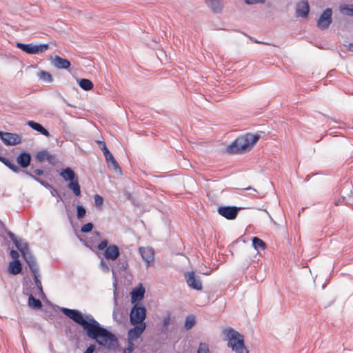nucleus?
I'll use <instances>...</instances> for the list:
<instances>
[{
    "label": "nucleus",
    "mask_w": 353,
    "mask_h": 353,
    "mask_svg": "<svg viewBox=\"0 0 353 353\" xmlns=\"http://www.w3.org/2000/svg\"><path fill=\"white\" fill-rule=\"evenodd\" d=\"M59 310L75 323L80 325L87 336L99 346L108 350H114L119 346L117 336L101 325L91 314L82 313L77 309L59 307Z\"/></svg>",
    "instance_id": "f257e3e1"
},
{
    "label": "nucleus",
    "mask_w": 353,
    "mask_h": 353,
    "mask_svg": "<svg viewBox=\"0 0 353 353\" xmlns=\"http://www.w3.org/2000/svg\"><path fill=\"white\" fill-rule=\"evenodd\" d=\"M260 139L258 134L246 133L239 136L226 148L228 154H240L250 151Z\"/></svg>",
    "instance_id": "f03ea898"
},
{
    "label": "nucleus",
    "mask_w": 353,
    "mask_h": 353,
    "mask_svg": "<svg viewBox=\"0 0 353 353\" xmlns=\"http://www.w3.org/2000/svg\"><path fill=\"white\" fill-rule=\"evenodd\" d=\"M224 334L228 339V346L236 353H249L244 344L243 336L232 327L224 330Z\"/></svg>",
    "instance_id": "7ed1b4c3"
},
{
    "label": "nucleus",
    "mask_w": 353,
    "mask_h": 353,
    "mask_svg": "<svg viewBox=\"0 0 353 353\" xmlns=\"http://www.w3.org/2000/svg\"><path fill=\"white\" fill-rule=\"evenodd\" d=\"M60 176L65 181H69L68 188L71 190L76 196L81 195V187L79 183V178L75 172L70 167L63 168L60 172Z\"/></svg>",
    "instance_id": "20e7f679"
},
{
    "label": "nucleus",
    "mask_w": 353,
    "mask_h": 353,
    "mask_svg": "<svg viewBox=\"0 0 353 353\" xmlns=\"http://www.w3.org/2000/svg\"><path fill=\"white\" fill-rule=\"evenodd\" d=\"M7 234L12 241L16 248L21 252L22 256L23 257L27 265L30 264L29 262L36 261L34 256L29 251L27 243L22 242L21 240L17 239L14 234L12 233L11 231H8Z\"/></svg>",
    "instance_id": "39448f33"
},
{
    "label": "nucleus",
    "mask_w": 353,
    "mask_h": 353,
    "mask_svg": "<svg viewBox=\"0 0 353 353\" xmlns=\"http://www.w3.org/2000/svg\"><path fill=\"white\" fill-rule=\"evenodd\" d=\"M146 316L147 310L145 306L139 303L133 304L129 315L130 324L145 323Z\"/></svg>",
    "instance_id": "423d86ee"
},
{
    "label": "nucleus",
    "mask_w": 353,
    "mask_h": 353,
    "mask_svg": "<svg viewBox=\"0 0 353 353\" xmlns=\"http://www.w3.org/2000/svg\"><path fill=\"white\" fill-rule=\"evenodd\" d=\"M16 46L23 52L28 54H39L45 52L49 48L48 43H41V44H33L30 43H23L20 42L16 43Z\"/></svg>",
    "instance_id": "0eeeda50"
},
{
    "label": "nucleus",
    "mask_w": 353,
    "mask_h": 353,
    "mask_svg": "<svg viewBox=\"0 0 353 353\" xmlns=\"http://www.w3.org/2000/svg\"><path fill=\"white\" fill-rule=\"evenodd\" d=\"M29 265H28L30 271L31 272L32 276L33 277L34 281L37 286V288L39 291V294L42 297L45 296V294L43 290L41 281L39 279V268L37 261L35 262H29Z\"/></svg>",
    "instance_id": "6e6552de"
},
{
    "label": "nucleus",
    "mask_w": 353,
    "mask_h": 353,
    "mask_svg": "<svg viewBox=\"0 0 353 353\" xmlns=\"http://www.w3.org/2000/svg\"><path fill=\"white\" fill-rule=\"evenodd\" d=\"M244 209L242 207L236 206H220L218 208V213L228 220H234L238 215L239 212Z\"/></svg>",
    "instance_id": "1a4fd4ad"
},
{
    "label": "nucleus",
    "mask_w": 353,
    "mask_h": 353,
    "mask_svg": "<svg viewBox=\"0 0 353 353\" xmlns=\"http://www.w3.org/2000/svg\"><path fill=\"white\" fill-rule=\"evenodd\" d=\"M332 10L331 8L325 9L317 21V27L321 30L328 29L332 21Z\"/></svg>",
    "instance_id": "9d476101"
},
{
    "label": "nucleus",
    "mask_w": 353,
    "mask_h": 353,
    "mask_svg": "<svg viewBox=\"0 0 353 353\" xmlns=\"http://www.w3.org/2000/svg\"><path fill=\"white\" fill-rule=\"evenodd\" d=\"M187 284L191 288L196 290H201L203 288L200 276L196 275L194 272L190 271L185 274Z\"/></svg>",
    "instance_id": "9b49d317"
},
{
    "label": "nucleus",
    "mask_w": 353,
    "mask_h": 353,
    "mask_svg": "<svg viewBox=\"0 0 353 353\" xmlns=\"http://www.w3.org/2000/svg\"><path fill=\"white\" fill-rule=\"evenodd\" d=\"M139 254L145 263L147 268L152 266L154 261V251L152 248L140 247L139 248Z\"/></svg>",
    "instance_id": "f8f14e48"
},
{
    "label": "nucleus",
    "mask_w": 353,
    "mask_h": 353,
    "mask_svg": "<svg viewBox=\"0 0 353 353\" xmlns=\"http://www.w3.org/2000/svg\"><path fill=\"white\" fill-rule=\"evenodd\" d=\"M0 139L5 145L8 146L15 145L21 143V137L14 133L0 131Z\"/></svg>",
    "instance_id": "ddd939ff"
},
{
    "label": "nucleus",
    "mask_w": 353,
    "mask_h": 353,
    "mask_svg": "<svg viewBox=\"0 0 353 353\" xmlns=\"http://www.w3.org/2000/svg\"><path fill=\"white\" fill-rule=\"evenodd\" d=\"M134 327L129 330L128 339L130 341H135L141 336L146 328V323L132 324Z\"/></svg>",
    "instance_id": "4468645a"
},
{
    "label": "nucleus",
    "mask_w": 353,
    "mask_h": 353,
    "mask_svg": "<svg viewBox=\"0 0 353 353\" xmlns=\"http://www.w3.org/2000/svg\"><path fill=\"white\" fill-rule=\"evenodd\" d=\"M103 255L108 261H115L120 256V249L117 245H110L105 250Z\"/></svg>",
    "instance_id": "2eb2a0df"
},
{
    "label": "nucleus",
    "mask_w": 353,
    "mask_h": 353,
    "mask_svg": "<svg viewBox=\"0 0 353 353\" xmlns=\"http://www.w3.org/2000/svg\"><path fill=\"white\" fill-rule=\"evenodd\" d=\"M51 64L57 69H68L70 65V61L67 59L62 58L59 55H55L50 58Z\"/></svg>",
    "instance_id": "dca6fc26"
},
{
    "label": "nucleus",
    "mask_w": 353,
    "mask_h": 353,
    "mask_svg": "<svg viewBox=\"0 0 353 353\" xmlns=\"http://www.w3.org/2000/svg\"><path fill=\"white\" fill-rule=\"evenodd\" d=\"M32 156L27 151H22L17 157V162L22 168H28L31 163Z\"/></svg>",
    "instance_id": "f3484780"
},
{
    "label": "nucleus",
    "mask_w": 353,
    "mask_h": 353,
    "mask_svg": "<svg viewBox=\"0 0 353 353\" xmlns=\"http://www.w3.org/2000/svg\"><path fill=\"white\" fill-rule=\"evenodd\" d=\"M145 290V288L140 285L139 287L134 288L131 293V303L135 304L139 303L144 298Z\"/></svg>",
    "instance_id": "a211bd4d"
},
{
    "label": "nucleus",
    "mask_w": 353,
    "mask_h": 353,
    "mask_svg": "<svg viewBox=\"0 0 353 353\" xmlns=\"http://www.w3.org/2000/svg\"><path fill=\"white\" fill-rule=\"evenodd\" d=\"M341 193L343 194H346V199L345 201L346 205H353V196H352L353 193V186L352 183L346 182L344 183L343 187L341 190Z\"/></svg>",
    "instance_id": "6ab92c4d"
},
{
    "label": "nucleus",
    "mask_w": 353,
    "mask_h": 353,
    "mask_svg": "<svg viewBox=\"0 0 353 353\" xmlns=\"http://www.w3.org/2000/svg\"><path fill=\"white\" fill-rule=\"evenodd\" d=\"M310 7L307 1H303L298 3L296 10L297 17L305 18L308 16Z\"/></svg>",
    "instance_id": "aec40b11"
},
{
    "label": "nucleus",
    "mask_w": 353,
    "mask_h": 353,
    "mask_svg": "<svg viewBox=\"0 0 353 353\" xmlns=\"http://www.w3.org/2000/svg\"><path fill=\"white\" fill-rule=\"evenodd\" d=\"M128 263L125 257H121L119 259L118 263L117 264H114L112 266V274L114 275L116 272H121L125 271L128 268Z\"/></svg>",
    "instance_id": "412c9836"
},
{
    "label": "nucleus",
    "mask_w": 353,
    "mask_h": 353,
    "mask_svg": "<svg viewBox=\"0 0 353 353\" xmlns=\"http://www.w3.org/2000/svg\"><path fill=\"white\" fill-rule=\"evenodd\" d=\"M27 125L32 130L37 131V132L46 137H49L50 136L49 132L39 123L35 122L34 121H28L27 122Z\"/></svg>",
    "instance_id": "4be33fe9"
},
{
    "label": "nucleus",
    "mask_w": 353,
    "mask_h": 353,
    "mask_svg": "<svg viewBox=\"0 0 353 353\" xmlns=\"http://www.w3.org/2000/svg\"><path fill=\"white\" fill-rule=\"evenodd\" d=\"M8 270L10 274L17 275L22 270V265L19 260L12 261L9 263Z\"/></svg>",
    "instance_id": "5701e85b"
},
{
    "label": "nucleus",
    "mask_w": 353,
    "mask_h": 353,
    "mask_svg": "<svg viewBox=\"0 0 353 353\" xmlns=\"http://www.w3.org/2000/svg\"><path fill=\"white\" fill-rule=\"evenodd\" d=\"M23 172L26 174L27 176H28L29 177H30L31 179H32L33 180L36 181L37 182H38L39 184H41L42 186H43L44 188H46V189H48L50 192L52 191L53 189H54V188L50 185L49 183H48L47 181L34 176L32 173H30L27 170H23Z\"/></svg>",
    "instance_id": "b1692460"
},
{
    "label": "nucleus",
    "mask_w": 353,
    "mask_h": 353,
    "mask_svg": "<svg viewBox=\"0 0 353 353\" xmlns=\"http://www.w3.org/2000/svg\"><path fill=\"white\" fill-rule=\"evenodd\" d=\"M0 161L15 173H19L21 171L20 168L17 165L5 157L0 155Z\"/></svg>",
    "instance_id": "393cba45"
},
{
    "label": "nucleus",
    "mask_w": 353,
    "mask_h": 353,
    "mask_svg": "<svg viewBox=\"0 0 353 353\" xmlns=\"http://www.w3.org/2000/svg\"><path fill=\"white\" fill-rule=\"evenodd\" d=\"M28 305L35 310H39L42 307L43 305L39 299H36L32 294L28 296Z\"/></svg>",
    "instance_id": "a878e982"
},
{
    "label": "nucleus",
    "mask_w": 353,
    "mask_h": 353,
    "mask_svg": "<svg viewBox=\"0 0 353 353\" xmlns=\"http://www.w3.org/2000/svg\"><path fill=\"white\" fill-rule=\"evenodd\" d=\"M205 2L214 12L218 13L222 9L221 0H205Z\"/></svg>",
    "instance_id": "bb28decb"
},
{
    "label": "nucleus",
    "mask_w": 353,
    "mask_h": 353,
    "mask_svg": "<svg viewBox=\"0 0 353 353\" xmlns=\"http://www.w3.org/2000/svg\"><path fill=\"white\" fill-rule=\"evenodd\" d=\"M79 85L84 90L89 91L93 88V83L88 79H81Z\"/></svg>",
    "instance_id": "cd10ccee"
},
{
    "label": "nucleus",
    "mask_w": 353,
    "mask_h": 353,
    "mask_svg": "<svg viewBox=\"0 0 353 353\" xmlns=\"http://www.w3.org/2000/svg\"><path fill=\"white\" fill-rule=\"evenodd\" d=\"M196 324L195 316L193 314H189L185 317L184 328L186 330L191 329Z\"/></svg>",
    "instance_id": "c85d7f7f"
},
{
    "label": "nucleus",
    "mask_w": 353,
    "mask_h": 353,
    "mask_svg": "<svg viewBox=\"0 0 353 353\" xmlns=\"http://www.w3.org/2000/svg\"><path fill=\"white\" fill-rule=\"evenodd\" d=\"M39 78L46 83H51L53 81L52 74L46 71L42 70L38 73Z\"/></svg>",
    "instance_id": "c756f323"
},
{
    "label": "nucleus",
    "mask_w": 353,
    "mask_h": 353,
    "mask_svg": "<svg viewBox=\"0 0 353 353\" xmlns=\"http://www.w3.org/2000/svg\"><path fill=\"white\" fill-rule=\"evenodd\" d=\"M252 246L256 250L259 248L265 249V243L257 236H254L252 239Z\"/></svg>",
    "instance_id": "7c9ffc66"
},
{
    "label": "nucleus",
    "mask_w": 353,
    "mask_h": 353,
    "mask_svg": "<svg viewBox=\"0 0 353 353\" xmlns=\"http://www.w3.org/2000/svg\"><path fill=\"white\" fill-rule=\"evenodd\" d=\"M340 12L343 15L353 17V4L341 6Z\"/></svg>",
    "instance_id": "2f4dec72"
},
{
    "label": "nucleus",
    "mask_w": 353,
    "mask_h": 353,
    "mask_svg": "<svg viewBox=\"0 0 353 353\" xmlns=\"http://www.w3.org/2000/svg\"><path fill=\"white\" fill-rule=\"evenodd\" d=\"M48 153L46 150L39 151L36 154L35 159L38 162H42L47 159Z\"/></svg>",
    "instance_id": "473e14b6"
},
{
    "label": "nucleus",
    "mask_w": 353,
    "mask_h": 353,
    "mask_svg": "<svg viewBox=\"0 0 353 353\" xmlns=\"http://www.w3.org/2000/svg\"><path fill=\"white\" fill-rule=\"evenodd\" d=\"M77 217L78 219H83L86 214L85 208L81 205H77Z\"/></svg>",
    "instance_id": "72a5a7b5"
},
{
    "label": "nucleus",
    "mask_w": 353,
    "mask_h": 353,
    "mask_svg": "<svg viewBox=\"0 0 353 353\" xmlns=\"http://www.w3.org/2000/svg\"><path fill=\"white\" fill-rule=\"evenodd\" d=\"M110 168H112L116 172L121 173L122 170L116 159L113 160L111 163H108Z\"/></svg>",
    "instance_id": "f704fd0d"
},
{
    "label": "nucleus",
    "mask_w": 353,
    "mask_h": 353,
    "mask_svg": "<svg viewBox=\"0 0 353 353\" xmlns=\"http://www.w3.org/2000/svg\"><path fill=\"white\" fill-rule=\"evenodd\" d=\"M93 227H94V225L92 223H91V222L87 223L81 226V232L83 233L90 232L93 229Z\"/></svg>",
    "instance_id": "c9c22d12"
},
{
    "label": "nucleus",
    "mask_w": 353,
    "mask_h": 353,
    "mask_svg": "<svg viewBox=\"0 0 353 353\" xmlns=\"http://www.w3.org/2000/svg\"><path fill=\"white\" fill-rule=\"evenodd\" d=\"M196 353H209L208 345L205 343H201Z\"/></svg>",
    "instance_id": "e433bc0d"
},
{
    "label": "nucleus",
    "mask_w": 353,
    "mask_h": 353,
    "mask_svg": "<svg viewBox=\"0 0 353 353\" xmlns=\"http://www.w3.org/2000/svg\"><path fill=\"white\" fill-rule=\"evenodd\" d=\"M104 157L108 163H111L113 160H114V157L112 154L110 152L108 148H105L104 152Z\"/></svg>",
    "instance_id": "4c0bfd02"
},
{
    "label": "nucleus",
    "mask_w": 353,
    "mask_h": 353,
    "mask_svg": "<svg viewBox=\"0 0 353 353\" xmlns=\"http://www.w3.org/2000/svg\"><path fill=\"white\" fill-rule=\"evenodd\" d=\"M94 199L96 207L100 208L103 205V198L99 194H95Z\"/></svg>",
    "instance_id": "58836bf2"
},
{
    "label": "nucleus",
    "mask_w": 353,
    "mask_h": 353,
    "mask_svg": "<svg viewBox=\"0 0 353 353\" xmlns=\"http://www.w3.org/2000/svg\"><path fill=\"white\" fill-rule=\"evenodd\" d=\"M108 241L107 239H103L97 245V249L99 250H104L108 248Z\"/></svg>",
    "instance_id": "ea45409f"
},
{
    "label": "nucleus",
    "mask_w": 353,
    "mask_h": 353,
    "mask_svg": "<svg viewBox=\"0 0 353 353\" xmlns=\"http://www.w3.org/2000/svg\"><path fill=\"white\" fill-rule=\"evenodd\" d=\"M50 164L55 165L57 163V158L54 155L48 153V158L46 159Z\"/></svg>",
    "instance_id": "a19ab883"
},
{
    "label": "nucleus",
    "mask_w": 353,
    "mask_h": 353,
    "mask_svg": "<svg viewBox=\"0 0 353 353\" xmlns=\"http://www.w3.org/2000/svg\"><path fill=\"white\" fill-rule=\"evenodd\" d=\"M50 194H52V196L56 197L57 203L62 201V197L59 194V192L57 191V190L56 188L53 189L52 191L50 192Z\"/></svg>",
    "instance_id": "79ce46f5"
},
{
    "label": "nucleus",
    "mask_w": 353,
    "mask_h": 353,
    "mask_svg": "<svg viewBox=\"0 0 353 353\" xmlns=\"http://www.w3.org/2000/svg\"><path fill=\"white\" fill-rule=\"evenodd\" d=\"M100 266H101V270L105 272H108L110 271V268L109 266L108 265V264L106 263L105 261H103V259H102L100 262Z\"/></svg>",
    "instance_id": "37998d69"
},
{
    "label": "nucleus",
    "mask_w": 353,
    "mask_h": 353,
    "mask_svg": "<svg viewBox=\"0 0 353 353\" xmlns=\"http://www.w3.org/2000/svg\"><path fill=\"white\" fill-rule=\"evenodd\" d=\"M97 350L95 344H90L83 353H94Z\"/></svg>",
    "instance_id": "c03bdc74"
},
{
    "label": "nucleus",
    "mask_w": 353,
    "mask_h": 353,
    "mask_svg": "<svg viewBox=\"0 0 353 353\" xmlns=\"http://www.w3.org/2000/svg\"><path fill=\"white\" fill-rule=\"evenodd\" d=\"M10 254L11 257L14 259V261L19 260L18 258H19V255L17 250H11L10 251Z\"/></svg>",
    "instance_id": "a18cd8bd"
},
{
    "label": "nucleus",
    "mask_w": 353,
    "mask_h": 353,
    "mask_svg": "<svg viewBox=\"0 0 353 353\" xmlns=\"http://www.w3.org/2000/svg\"><path fill=\"white\" fill-rule=\"evenodd\" d=\"M345 199H346V196H345V194H343V195H341V198L338 201H335L334 205L337 206L342 203L345 204Z\"/></svg>",
    "instance_id": "49530a36"
},
{
    "label": "nucleus",
    "mask_w": 353,
    "mask_h": 353,
    "mask_svg": "<svg viewBox=\"0 0 353 353\" xmlns=\"http://www.w3.org/2000/svg\"><path fill=\"white\" fill-rule=\"evenodd\" d=\"M170 314L165 316L163 319V326L164 327H168V325L170 324Z\"/></svg>",
    "instance_id": "de8ad7c7"
},
{
    "label": "nucleus",
    "mask_w": 353,
    "mask_h": 353,
    "mask_svg": "<svg viewBox=\"0 0 353 353\" xmlns=\"http://www.w3.org/2000/svg\"><path fill=\"white\" fill-rule=\"evenodd\" d=\"M245 2L247 4L252 5V4H256V3H264L265 0H245Z\"/></svg>",
    "instance_id": "09e8293b"
},
{
    "label": "nucleus",
    "mask_w": 353,
    "mask_h": 353,
    "mask_svg": "<svg viewBox=\"0 0 353 353\" xmlns=\"http://www.w3.org/2000/svg\"><path fill=\"white\" fill-rule=\"evenodd\" d=\"M134 341H130L128 339V343H127V348L130 349V350H132V351H134V348H135V345L133 343Z\"/></svg>",
    "instance_id": "8fccbe9b"
},
{
    "label": "nucleus",
    "mask_w": 353,
    "mask_h": 353,
    "mask_svg": "<svg viewBox=\"0 0 353 353\" xmlns=\"http://www.w3.org/2000/svg\"><path fill=\"white\" fill-rule=\"evenodd\" d=\"M34 176H41V175H43L44 172L43 170L41 169H36L34 171Z\"/></svg>",
    "instance_id": "3c124183"
},
{
    "label": "nucleus",
    "mask_w": 353,
    "mask_h": 353,
    "mask_svg": "<svg viewBox=\"0 0 353 353\" xmlns=\"http://www.w3.org/2000/svg\"><path fill=\"white\" fill-rule=\"evenodd\" d=\"M125 195L126 198H127L128 200H131V199H132V194H131V193H130V192H125Z\"/></svg>",
    "instance_id": "603ef678"
},
{
    "label": "nucleus",
    "mask_w": 353,
    "mask_h": 353,
    "mask_svg": "<svg viewBox=\"0 0 353 353\" xmlns=\"http://www.w3.org/2000/svg\"><path fill=\"white\" fill-rule=\"evenodd\" d=\"M243 190H252V192H257V190H256V189H254V188H252V187H250H250H248V188H244Z\"/></svg>",
    "instance_id": "864d4df0"
},
{
    "label": "nucleus",
    "mask_w": 353,
    "mask_h": 353,
    "mask_svg": "<svg viewBox=\"0 0 353 353\" xmlns=\"http://www.w3.org/2000/svg\"><path fill=\"white\" fill-rule=\"evenodd\" d=\"M133 351L127 347L124 348L123 353H132Z\"/></svg>",
    "instance_id": "5fc2aeb1"
},
{
    "label": "nucleus",
    "mask_w": 353,
    "mask_h": 353,
    "mask_svg": "<svg viewBox=\"0 0 353 353\" xmlns=\"http://www.w3.org/2000/svg\"><path fill=\"white\" fill-rule=\"evenodd\" d=\"M103 145V147L101 148L103 152L104 153L105 148H107L106 145L104 141L101 142Z\"/></svg>",
    "instance_id": "6e6d98bb"
},
{
    "label": "nucleus",
    "mask_w": 353,
    "mask_h": 353,
    "mask_svg": "<svg viewBox=\"0 0 353 353\" xmlns=\"http://www.w3.org/2000/svg\"><path fill=\"white\" fill-rule=\"evenodd\" d=\"M348 49H349L350 51L353 52V43L349 44Z\"/></svg>",
    "instance_id": "4d7b16f0"
},
{
    "label": "nucleus",
    "mask_w": 353,
    "mask_h": 353,
    "mask_svg": "<svg viewBox=\"0 0 353 353\" xmlns=\"http://www.w3.org/2000/svg\"><path fill=\"white\" fill-rule=\"evenodd\" d=\"M116 295H117V292H116V290L114 291V301H115V303L117 304V298H116Z\"/></svg>",
    "instance_id": "13d9d810"
},
{
    "label": "nucleus",
    "mask_w": 353,
    "mask_h": 353,
    "mask_svg": "<svg viewBox=\"0 0 353 353\" xmlns=\"http://www.w3.org/2000/svg\"><path fill=\"white\" fill-rule=\"evenodd\" d=\"M211 270L209 271V272H204L203 274H205V275H209L210 273H211Z\"/></svg>",
    "instance_id": "bf43d9fd"
},
{
    "label": "nucleus",
    "mask_w": 353,
    "mask_h": 353,
    "mask_svg": "<svg viewBox=\"0 0 353 353\" xmlns=\"http://www.w3.org/2000/svg\"><path fill=\"white\" fill-rule=\"evenodd\" d=\"M254 42H255V43H261V41H257V40H255V41H254Z\"/></svg>",
    "instance_id": "052dcab7"
},
{
    "label": "nucleus",
    "mask_w": 353,
    "mask_h": 353,
    "mask_svg": "<svg viewBox=\"0 0 353 353\" xmlns=\"http://www.w3.org/2000/svg\"><path fill=\"white\" fill-rule=\"evenodd\" d=\"M113 316H114V319H115V313H114V312H113Z\"/></svg>",
    "instance_id": "680f3d73"
}]
</instances>
